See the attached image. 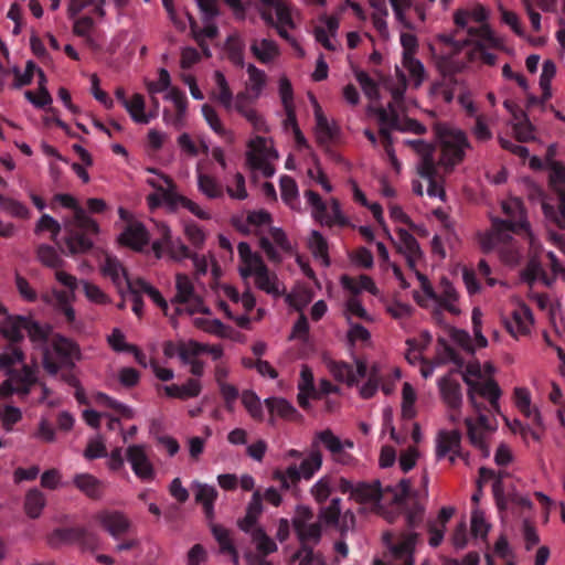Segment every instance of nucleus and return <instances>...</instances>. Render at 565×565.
I'll return each instance as SVG.
<instances>
[{"label": "nucleus", "mask_w": 565, "mask_h": 565, "mask_svg": "<svg viewBox=\"0 0 565 565\" xmlns=\"http://www.w3.org/2000/svg\"><path fill=\"white\" fill-rule=\"evenodd\" d=\"M19 318H24V316H8L0 328L2 337L8 341L7 344L19 345L24 340V328L22 327L23 323L19 321Z\"/></svg>", "instance_id": "34"}, {"label": "nucleus", "mask_w": 565, "mask_h": 565, "mask_svg": "<svg viewBox=\"0 0 565 565\" xmlns=\"http://www.w3.org/2000/svg\"><path fill=\"white\" fill-rule=\"evenodd\" d=\"M439 288L440 292L437 294L435 302L444 310H447L452 315H458L460 310L455 305V302L458 300V294L452 284L447 278H443L440 280Z\"/></svg>", "instance_id": "31"}, {"label": "nucleus", "mask_w": 565, "mask_h": 565, "mask_svg": "<svg viewBox=\"0 0 565 565\" xmlns=\"http://www.w3.org/2000/svg\"><path fill=\"white\" fill-rule=\"evenodd\" d=\"M135 284L140 292L147 294L151 300L163 311V313L171 318V313H169V305L158 289L149 285L143 279H138Z\"/></svg>", "instance_id": "62"}, {"label": "nucleus", "mask_w": 565, "mask_h": 565, "mask_svg": "<svg viewBox=\"0 0 565 565\" xmlns=\"http://www.w3.org/2000/svg\"><path fill=\"white\" fill-rule=\"evenodd\" d=\"M73 483L92 500H100L104 495V483L90 473H76Z\"/></svg>", "instance_id": "25"}, {"label": "nucleus", "mask_w": 565, "mask_h": 565, "mask_svg": "<svg viewBox=\"0 0 565 565\" xmlns=\"http://www.w3.org/2000/svg\"><path fill=\"white\" fill-rule=\"evenodd\" d=\"M403 66L407 70L415 87H418L425 78V68L423 63L414 55L403 56Z\"/></svg>", "instance_id": "60"}, {"label": "nucleus", "mask_w": 565, "mask_h": 565, "mask_svg": "<svg viewBox=\"0 0 565 565\" xmlns=\"http://www.w3.org/2000/svg\"><path fill=\"white\" fill-rule=\"evenodd\" d=\"M244 50L245 43L237 34H232L227 38L225 42L227 57L235 66L241 68L245 65Z\"/></svg>", "instance_id": "44"}, {"label": "nucleus", "mask_w": 565, "mask_h": 565, "mask_svg": "<svg viewBox=\"0 0 565 565\" xmlns=\"http://www.w3.org/2000/svg\"><path fill=\"white\" fill-rule=\"evenodd\" d=\"M294 529L299 541V545L302 546V551L307 546L315 547L321 540L322 529L319 523H303V521H294Z\"/></svg>", "instance_id": "22"}, {"label": "nucleus", "mask_w": 565, "mask_h": 565, "mask_svg": "<svg viewBox=\"0 0 565 565\" xmlns=\"http://www.w3.org/2000/svg\"><path fill=\"white\" fill-rule=\"evenodd\" d=\"M237 250L239 258L244 263V267L239 268V274L243 278L250 277L253 268L259 266L264 260L259 254L252 252L249 244L246 242H241Z\"/></svg>", "instance_id": "39"}, {"label": "nucleus", "mask_w": 565, "mask_h": 565, "mask_svg": "<svg viewBox=\"0 0 565 565\" xmlns=\"http://www.w3.org/2000/svg\"><path fill=\"white\" fill-rule=\"evenodd\" d=\"M0 207L11 216L28 220L30 210L20 201L4 195H0Z\"/></svg>", "instance_id": "58"}, {"label": "nucleus", "mask_w": 565, "mask_h": 565, "mask_svg": "<svg viewBox=\"0 0 565 565\" xmlns=\"http://www.w3.org/2000/svg\"><path fill=\"white\" fill-rule=\"evenodd\" d=\"M383 540L397 558H403L402 565H414L413 553L416 544L420 541L419 533L405 531L395 537L394 533L385 532Z\"/></svg>", "instance_id": "13"}, {"label": "nucleus", "mask_w": 565, "mask_h": 565, "mask_svg": "<svg viewBox=\"0 0 565 565\" xmlns=\"http://www.w3.org/2000/svg\"><path fill=\"white\" fill-rule=\"evenodd\" d=\"M46 504V498L38 488L30 489L24 499V510L29 518L38 519Z\"/></svg>", "instance_id": "40"}, {"label": "nucleus", "mask_w": 565, "mask_h": 565, "mask_svg": "<svg viewBox=\"0 0 565 565\" xmlns=\"http://www.w3.org/2000/svg\"><path fill=\"white\" fill-rule=\"evenodd\" d=\"M342 286L351 291L353 295L359 294L362 290H366L371 292L372 295L377 294V288L373 281V279L370 276L361 275L359 277V280L355 281L353 278L344 275L341 278Z\"/></svg>", "instance_id": "47"}, {"label": "nucleus", "mask_w": 565, "mask_h": 565, "mask_svg": "<svg viewBox=\"0 0 565 565\" xmlns=\"http://www.w3.org/2000/svg\"><path fill=\"white\" fill-rule=\"evenodd\" d=\"M214 79L218 88L217 100L226 108L231 109L233 105V93L228 86V83L221 71L214 73Z\"/></svg>", "instance_id": "61"}, {"label": "nucleus", "mask_w": 565, "mask_h": 565, "mask_svg": "<svg viewBox=\"0 0 565 565\" xmlns=\"http://www.w3.org/2000/svg\"><path fill=\"white\" fill-rule=\"evenodd\" d=\"M25 361V353L20 345L6 344L0 352V371L6 374L14 370V365L23 364Z\"/></svg>", "instance_id": "35"}, {"label": "nucleus", "mask_w": 565, "mask_h": 565, "mask_svg": "<svg viewBox=\"0 0 565 565\" xmlns=\"http://www.w3.org/2000/svg\"><path fill=\"white\" fill-rule=\"evenodd\" d=\"M177 294L171 300L174 306L171 313V322L173 323L178 316L186 312L192 316L194 313L209 315L210 309L204 306L202 299L195 294L191 279L185 274L175 276Z\"/></svg>", "instance_id": "8"}, {"label": "nucleus", "mask_w": 565, "mask_h": 565, "mask_svg": "<svg viewBox=\"0 0 565 565\" xmlns=\"http://www.w3.org/2000/svg\"><path fill=\"white\" fill-rule=\"evenodd\" d=\"M502 211L508 220L493 217L491 228L478 233V242L483 253L488 254L499 249L501 246L509 248L510 259L512 255L511 241L512 234L529 232L530 224L525 217L523 203L519 199H511L502 203Z\"/></svg>", "instance_id": "1"}, {"label": "nucleus", "mask_w": 565, "mask_h": 565, "mask_svg": "<svg viewBox=\"0 0 565 565\" xmlns=\"http://www.w3.org/2000/svg\"><path fill=\"white\" fill-rule=\"evenodd\" d=\"M377 120L380 124L379 134L381 137L382 146L388 159L394 167L398 166L397 158L394 151V140L391 131L397 130L402 132H414L416 135H423L426 132V127L412 118H401L395 108L390 105V111L383 107L376 110Z\"/></svg>", "instance_id": "4"}, {"label": "nucleus", "mask_w": 565, "mask_h": 565, "mask_svg": "<svg viewBox=\"0 0 565 565\" xmlns=\"http://www.w3.org/2000/svg\"><path fill=\"white\" fill-rule=\"evenodd\" d=\"M397 236L399 241L398 252L405 256L408 267L415 269L417 260L423 256L417 239L404 228L397 230Z\"/></svg>", "instance_id": "18"}, {"label": "nucleus", "mask_w": 565, "mask_h": 565, "mask_svg": "<svg viewBox=\"0 0 565 565\" xmlns=\"http://www.w3.org/2000/svg\"><path fill=\"white\" fill-rule=\"evenodd\" d=\"M121 245L141 252L149 244V233L140 222L129 223L118 238Z\"/></svg>", "instance_id": "16"}, {"label": "nucleus", "mask_w": 565, "mask_h": 565, "mask_svg": "<svg viewBox=\"0 0 565 565\" xmlns=\"http://www.w3.org/2000/svg\"><path fill=\"white\" fill-rule=\"evenodd\" d=\"M316 137L320 146L328 147L337 136V128L331 126L327 117L317 107L316 111Z\"/></svg>", "instance_id": "38"}, {"label": "nucleus", "mask_w": 565, "mask_h": 565, "mask_svg": "<svg viewBox=\"0 0 565 565\" xmlns=\"http://www.w3.org/2000/svg\"><path fill=\"white\" fill-rule=\"evenodd\" d=\"M54 202H58L63 207L71 209L73 215L64 220V222H76V223H90L85 209L78 203V201L71 194L57 193L53 198Z\"/></svg>", "instance_id": "33"}, {"label": "nucleus", "mask_w": 565, "mask_h": 565, "mask_svg": "<svg viewBox=\"0 0 565 565\" xmlns=\"http://www.w3.org/2000/svg\"><path fill=\"white\" fill-rule=\"evenodd\" d=\"M463 381L468 385V399L476 412L486 411L487 407L482 402L478 401V397H482L489 401L490 409L493 412H500L499 399L501 396V388L494 380H488L484 382L470 380L463 375Z\"/></svg>", "instance_id": "12"}, {"label": "nucleus", "mask_w": 565, "mask_h": 565, "mask_svg": "<svg viewBox=\"0 0 565 565\" xmlns=\"http://www.w3.org/2000/svg\"><path fill=\"white\" fill-rule=\"evenodd\" d=\"M38 259L50 268H60L63 265V259L57 254L56 249L47 244H41L36 248Z\"/></svg>", "instance_id": "57"}, {"label": "nucleus", "mask_w": 565, "mask_h": 565, "mask_svg": "<svg viewBox=\"0 0 565 565\" xmlns=\"http://www.w3.org/2000/svg\"><path fill=\"white\" fill-rule=\"evenodd\" d=\"M313 441L322 444L330 452L334 461L347 465L351 460V455L343 450V443L330 429L318 431Z\"/></svg>", "instance_id": "17"}, {"label": "nucleus", "mask_w": 565, "mask_h": 565, "mask_svg": "<svg viewBox=\"0 0 565 565\" xmlns=\"http://www.w3.org/2000/svg\"><path fill=\"white\" fill-rule=\"evenodd\" d=\"M392 6L395 19L398 23L403 25V28L407 30H413L414 25L411 20L406 17L407 10L414 8V11L418 15V18L424 21L425 20V11L419 4H414V0H390Z\"/></svg>", "instance_id": "27"}, {"label": "nucleus", "mask_w": 565, "mask_h": 565, "mask_svg": "<svg viewBox=\"0 0 565 565\" xmlns=\"http://www.w3.org/2000/svg\"><path fill=\"white\" fill-rule=\"evenodd\" d=\"M514 401L519 411L527 418L532 419L533 424L542 427V417L536 408L531 407V395L527 388L516 387L514 390Z\"/></svg>", "instance_id": "32"}, {"label": "nucleus", "mask_w": 565, "mask_h": 565, "mask_svg": "<svg viewBox=\"0 0 565 565\" xmlns=\"http://www.w3.org/2000/svg\"><path fill=\"white\" fill-rule=\"evenodd\" d=\"M279 184L282 201L292 207L298 198V186L296 181L289 175H282Z\"/></svg>", "instance_id": "64"}, {"label": "nucleus", "mask_w": 565, "mask_h": 565, "mask_svg": "<svg viewBox=\"0 0 565 565\" xmlns=\"http://www.w3.org/2000/svg\"><path fill=\"white\" fill-rule=\"evenodd\" d=\"M523 279L532 286L537 279H541L544 285L551 286L554 282V277H550L544 270L542 264L536 259H531L522 273Z\"/></svg>", "instance_id": "45"}, {"label": "nucleus", "mask_w": 565, "mask_h": 565, "mask_svg": "<svg viewBox=\"0 0 565 565\" xmlns=\"http://www.w3.org/2000/svg\"><path fill=\"white\" fill-rule=\"evenodd\" d=\"M308 246L316 258H320L324 266L330 265L328 255V243L322 234L318 231H312Z\"/></svg>", "instance_id": "51"}, {"label": "nucleus", "mask_w": 565, "mask_h": 565, "mask_svg": "<svg viewBox=\"0 0 565 565\" xmlns=\"http://www.w3.org/2000/svg\"><path fill=\"white\" fill-rule=\"evenodd\" d=\"M195 502L203 507V512L207 521L214 519V503L218 497L217 490L206 483L194 482Z\"/></svg>", "instance_id": "23"}, {"label": "nucleus", "mask_w": 565, "mask_h": 565, "mask_svg": "<svg viewBox=\"0 0 565 565\" xmlns=\"http://www.w3.org/2000/svg\"><path fill=\"white\" fill-rule=\"evenodd\" d=\"M103 275L110 278L113 284L121 291L122 284L131 282L128 278V274L124 265L119 262L118 258L107 256L103 266H102Z\"/></svg>", "instance_id": "29"}, {"label": "nucleus", "mask_w": 565, "mask_h": 565, "mask_svg": "<svg viewBox=\"0 0 565 565\" xmlns=\"http://www.w3.org/2000/svg\"><path fill=\"white\" fill-rule=\"evenodd\" d=\"M384 491L387 490L386 488L382 489L379 480H374L371 483L359 482L354 488L353 499L360 503H379Z\"/></svg>", "instance_id": "28"}, {"label": "nucleus", "mask_w": 565, "mask_h": 565, "mask_svg": "<svg viewBox=\"0 0 565 565\" xmlns=\"http://www.w3.org/2000/svg\"><path fill=\"white\" fill-rule=\"evenodd\" d=\"M438 386L443 401L451 409H459L462 404L461 386L458 381L450 375H446L438 381Z\"/></svg>", "instance_id": "21"}, {"label": "nucleus", "mask_w": 565, "mask_h": 565, "mask_svg": "<svg viewBox=\"0 0 565 565\" xmlns=\"http://www.w3.org/2000/svg\"><path fill=\"white\" fill-rule=\"evenodd\" d=\"M88 221L90 223L63 222L65 231L64 243L66 247V252L62 249L64 254L71 256L86 254L93 248L94 243L92 236L99 233V225L89 216Z\"/></svg>", "instance_id": "9"}, {"label": "nucleus", "mask_w": 565, "mask_h": 565, "mask_svg": "<svg viewBox=\"0 0 565 565\" xmlns=\"http://www.w3.org/2000/svg\"><path fill=\"white\" fill-rule=\"evenodd\" d=\"M211 531H212L214 539L216 540V542L220 545L221 553L228 554L232 557V561L234 563H237L238 553L232 542L228 530H226L225 527H223L221 525L212 524Z\"/></svg>", "instance_id": "43"}, {"label": "nucleus", "mask_w": 565, "mask_h": 565, "mask_svg": "<svg viewBox=\"0 0 565 565\" xmlns=\"http://www.w3.org/2000/svg\"><path fill=\"white\" fill-rule=\"evenodd\" d=\"M205 344L199 343L194 340H191L186 343H179V358L183 363H188L199 355L205 353Z\"/></svg>", "instance_id": "63"}, {"label": "nucleus", "mask_w": 565, "mask_h": 565, "mask_svg": "<svg viewBox=\"0 0 565 565\" xmlns=\"http://www.w3.org/2000/svg\"><path fill=\"white\" fill-rule=\"evenodd\" d=\"M335 487V480L331 476L321 477L310 489L315 501L319 504L326 503Z\"/></svg>", "instance_id": "49"}, {"label": "nucleus", "mask_w": 565, "mask_h": 565, "mask_svg": "<svg viewBox=\"0 0 565 565\" xmlns=\"http://www.w3.org/2000/svg\"><path fill=\"white\" fill-rule=\"evenodd\" d=\"M291 562H299L298 565H326V559L320 552H315V547L307 546L302 551V546L291 555Z\"/></svg>", "instance_id": "53"}, {"label": "nucleus", "mask_w": 565, "mask_h": 565, "mask_svg": "<svg viewBox=\"0 0 565 565\" xmlns=\"http://www.w3.org/2000/svg\"><path fill=\"white\" fill-rule=\"evenodd\" d=\"M145 98L141 94H134L131 99L124 106L134 121L138 124H148L149 116L145 114Z\"/></svg>", "instance_id": "55"}, {"label": "nucleus", "mask_w": 565, "mask_h": 565, "mask_svg": "<svg viewBox=\"0 0 565 565\" xmlns=\"http://www.w3.org/2000/svg\"><path fill=\"white\" fill-rule=\"evenodd\" d=\"M460 446L461 433L459 430H440L436 439V457L440 459L450 452L457 454L459 457H463Z\"/></svg>", "instance_id": "20"}, {"label": "nucleus", "mask_w": 565, "mask_h": 565, "mask_svg": "<svg viewBox=\"0 0 565 565\" xmlns=\"http://www.w3.org/2000/svg\"><path fill=\"white\" fill-rule=\"evenodd\" d=\"M47 544L54 548L76 544L82 552L94 553L100 547V537L85 526L57 527L49 534Z\"/></svg>", "instance_id": "7"}, {"label": "nucleus", "mask_w": 565, "mask_h": 565, "mask_svg": "<svg viewBox=\"0 0 565 565\" xmlns=\"http://www.w3.org/2000/svg\"><path fill=\"white\" fill-rule=\"evenodd\" d=\"M546 168L550 171L548 184L558 196L557 206L545 202L542 204L546 220L557 228H548L547 235L552 244L565 245V189L562 188L565 183V167L562 162L550 159Z\"/></svg>", "instance_id": "2"}, {"label": "nucleus", "mask_w": 565, "mask_h": 565, "mask_svg": "<svg viewBox=\"0 0 565 565\" xmlns=\"http://www.w3.org/2000/svg\"><path fill=\"white\" fill-rule=\"evenodd\" d=\"M434 132L440 147L438 164L449 173L465 159L466 149H469L471 145L466 132L460 129L437 124L434 127Z\"/></svg>", "instance_id": "5"}, {"label": "nucleus", "mask_w": 565, "mask_h": 565, "mask_svg": "<svg viewBox=\"0 0 565 565\" xmlns=\"http://www.w3.org/2000/svg\"><path fill=\"white\" fill-rule=\"evenodd\" d=\"M439 40L447 45L454 46L456 51H460L466 45L473 44L471 55L480 58L489 66H493L497 63V55L490 52V50L502 47V41L486 24L479 28H470L468 30V38L465 40H457L456 34H441Z\"/></svg>", "instance_id": "3"}, {"label": "nucleus", "mask_w": 565, "mask_h": 565, "mask_svg": "<svg viewBox=\"0 0 565 565\" xmlns=\"http://www.w3.org/2000/svg\"><path fill=\"white\" fill-rule=\"evenodd\" d=\"M406 145L412 147L420 156V163L418 168H425L427 163H430L433 167H436L434 158V145L428 143L422 139L406 140Z\"/></svg>", "instance_id": "52"}, {"label": "nucleus", "mask_w": 565, "mask_h": 565, "mask_svg": "<svg viewBox=\"0 0 565 565\" xmlns=\"http://www.w3.org/2000/svg\"><path fill=\"white\" fill-rule=\"evenodd\" d=\"M386 490L393 494V502L404 512L409 531L419 526L424 520L425 503L417 491L412 492L411 481L402 479L395 487L387 486Z\"/></svg>", "instance_id": "6"}, {"label": "nucleus", "mask_w": 565, "mask_h": 565, "mask_svg": "<svg viewBox=\"0 0 565 565\" xmlns=\"http://www.w3.org/2000/svg\"><path fill=\"white\" fill-rule=\"evenodd\" d=\"M196 172L198 188L206 198L218 199L223 196L224 189L216 178L201 172L199 168L196 169Z\"/></svg>", "instance_id": "41"}, {"label": "nucleus", "mask_w": 565, "mask_h": 565, "mask_svg": "<svg viewBox=\"0 0 565 565\" xmlns=\"http://www.w3.org/2000/svg\"><path fill=\"white\" fill-rule=\"evenodd\" d=\"M456 82L452 78L436 82L430 86V96L436 100H443L449 104L455 97Z\"/></svg>", "instance_id": "50"}, {"label": "nucleus", "mask_w": 565, "mask_h": 565, "mask_svg": "<svg viewBox=\"0 0 565 565\" xmlns=\"http://www.w3.org/2000/svg\"><path fill=\"white\" fill-rule=\"evenodd\" d=\"M52 347L55 359L51 356L49 351H45L43 356L45 371L51 375H56L62 369H74L75 361L81 358L78 345L72 340L57 334L53 339Z\"/></svg>", "instance_id": "10"}, {"label": "nucleus", "mask_w": 565, "mask_h": 565, "mask_svg": "<svg viewBox=\"0 0 565 565\" xmlns=\"http://www.w3.org/2000/svg\"><path fill=\"white\" fill-rule=\"evenodd\" d=\"M21 369H14L7 373L8 376L0 384V396L9 398L13 394L25 397L31 393L32 387L39 383L36 365L21 364Z\"/></svg>", "instance_id": "11"}, {"label": "nucleus", "mask_w": 565, "mask_h": 565, "mask_svg": "<svg viewBox=\"0 0 565 565\" xmlns=\"http://www.w3.org/2000/svg\"><path fill=\"white\" fill-rule=\"evenodd\" d=\"M322 466V455L318 444L312 441L311 450L307 458H305L299 468L302 473V478L309 480Z\"/></svg>", "instance_id": "42"}, {"label": "nucleus", "mask_w": 565, "mask_h": 565, "mask_svg": "<svg viewBox=\"0 0 565 565\" xmlns=\"http://www.w3.org/2000/svg\"><path fill=\"white\" fill-rule=\"evenodd\" d=\"M242 403L248 414L255 419V420H263L264 419V411L260 403L259 397L257 394L253 391L246 390L242 393Z\"/></svg>", "instance_id": "56"}, {"label": "nucleus", "mask_w": 565, "mask_h": 565, "mask_svg": "<svg viewBox=\"0 0 565 565\" xmlns=\"http://www.w3.org/2000/svg\"><path fill=\"white\" fill-rule=\"evenodd\" d=\"M250 51L260 63H268L278 55L277 44L267 39H263L259 43L254 41L250 45Z\"/></svg>", "instance_id": "46"}, {"label": "nucleus", "mask_w": 565, "mask_h": 565, "mask_svg": "<svg viewBox=\"0 0 565 565\" xmlns=\"http://www.w3.org/2000/svg\"><path fill=\"white\" fill-rule=\"evenodd\" d=\"M252 276H255V284L260 290L269 295H280L278 289V278L275 274L269 271L265 263L253 268Z\"/></svg>", "instance_id": "30"}, {"label": "nucleus", "mask_w": 565, "mask_h": 565, "mask_svg": "<svg viewBox=\"0 0 565 565\" xmlns=\"http://www.w3.org/2000/svg\"><path fill=\"white\" fill-rule=\"evenodd\" d=\"M264 403L271 416L277 414L279 417L289 420L300 417L294 405L282 397H268Z\"/></svg>", "instance_id": "36"}, {"label": "nucleus", "mask_w": 565, "mask_h": 565, "mask_svg": "<svg viewBox=\"0 0 565 565\" xmlns=\"http://www.w3.org/2000/svg\"><path fill=\"white\" fill-rule=\"evenodd\" d=\"M532 324L533 317L527 307L514 310L512 317L505 320V328L513 337L527 334Z\"/></svg>", "instance_id": "24"}, {"label": "nucleus", "mask_w": 565, "mask_h": 565, "mask_svg": "<svg viewBox=\"0 0 565 565\" xmlns=\"http://www.w3.org/2000/svg\"><path fill=\"white\" fill-rule=\"evenodd\" d=\"M301 478L300 468L296 465L289 466L285 471L276 470L274 472V479L280 483L284 490H289L297 486Z\"/></svg>", "instance_id": "54"}, {"label": "nucleus", "mask_w": 565, "mask_h": 565, "mask_svg": "<svg viewBox=\"0 0 565 565\" xmlns=\"http://www.w3.org/2000/svg\"><path fill=\"white\" fill-rule=\"evenodd\" d=\"M328 366L334 380L347 383L350 386L356 384L353 365L343 361H331Z\"/></svg>", "instance_id": "48"}, {"label": "nucleus", "mask_w": 565, "mask_h": 565, "mask_svg": "<svg viewBox=\"0 0 565 565\" xmlns=\"http://www.w3.org/2000/svg\"><path fill=\"white\" fill-rule=\"evenodd\" d=\"M418 174L428 181L427 193L430 198H440L445 196V191L441 185L443 178L438 173L437 166L433 167L430 163H427L425 168H418Z\"/></svg>", "instance_id": "37"}, {"label": "nucleus", "mask_w": 565, "mask_h": 565, "mask_svg": "<svg viewBox=\"0 0 565 565\" xmlns=\"http://www.w3.org/2000/svg\"><path fill=\"white\" fill-rule=\"evenodd\" d=\"M19 321L22 322V327L24 331L28 333L30 341L34 344L43 345L46 344L50 335L52 333V328L49 324H41L32 317L24 316V318H19Z\"/></svg>", "instance_id": "26"}, {"label": "nucleus", "mask_w": 565, "mask_h": 565, "mask_svg": "<svg viewBox=\"0 0 565 565\" xmlns=\"http://www.w3.org/2000/svg\"><path fill=\"white\" fill-rule=\"evenodd\" d=\"M492 492L499 510L508 509L509 504H514L523 509H531L532 502L527 497H523L516 492L504 494L503 483L501 478H495L492 484Z\"/></svg>", "instance_id": "19"}, {"label": "nucleus", "mask_w": 565, "mask_h": 565, "mask_svg": "<svg viewBox=\"0 0 565 565\" xmlns=\"http://www.w3.org/2000/svg\"><path fill=\"white\" fill-rule=\"evenodd\" d=\"M127 460L131 466L135 475L141 480H152L154 478V469L149 460L146 449L142 445H131L127 448Z\"/></svg>", "instance_id": "15"}, {"label": "nucleus", "mask_w": 565, "mask_h": 565, "mask_svg": "<svg viewBox=\"0 0 565 565\" xmlns=\"http://www.w3.org/2000/svg\"><path fill=\"white\" fill-rule=\"evenodd\" d=\"M98 524L114 539H120L129 532L130 520L120 511L103 510L95 515Z\"/></svg>", "instance_id": "14"}, {"label": "nucleus", "mask_w": 565, "mask_h": 565, "mask_svg": "<svg viewBox=\"0 0 565 565\" xmlns=\"http://www.w3.org/2000/svg\"><path fill=\"white\" fill-rule=\"evenodd\" d=\"M162 236H164L171 257L175 260L188 259L193 255L190 248L181 241H171L170 230L168 227L163 228Z\"/></svg>", "instance_id": "59"}]
</instances>
